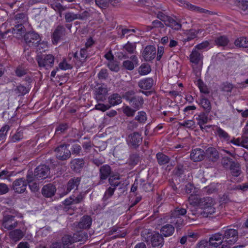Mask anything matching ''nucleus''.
Wrapping results in <instances>:
<instances>
[{"label": "nucleus", "mask_w": 248, "mask_h": 248, "mask_svg": "<svg viewBox=\"0 0 248 248\" xmlns=\"http://www.w3.org/2000/svg\"><path fill=\"white\" fill-rule=\"evenodd\" d=\"M9 126L5 125L3 126L0 130V140H3L7 134L8 130H9Z\"/></svg>", "instance_id": "47"}, {"label": "nucleus", "mask_w": 248, "mask_h": 248, "mask_svg": "<svg viewBox=\"0 0 248 248\" xmlns=\"http://www.w3.org/2000/svg\"><path fill=\"white\" fill-rule=\"evenodd\" d=\"M216 134L220 138H222L225 139H227L228 138V134L219 127H217L216 128Z\"/></svg>", "instance_id": "45"}, {"label": "nucleus", "mask_w": 248, "mask_h": 248, "mask_svg": "<svg viewBox=\"0 0 248 248\" xmlns=\"http://www.w3.org/2000/svg\"><path fill=\"white\" fill-rule=\"evenodd\" d=\"M48 47L47 42L46 41H42L37 43V49L40 52L45 51Z\"/></svg>", "instance_id": "38"}, {"label": "nucleus", "mask_w": 248, "mask_h": 248, "mask_svg": "<svg viewBox=\"0 0 248 248\" xmlns=\"http://www.w3.org/2000/svg\"><path fill=\"white\" fill-rule=\"evenodd\" d=\"M130 103L135 108L138 109L142 105L143 100L141 97L138 96L130 100Z\"/></svg>", "instance_id": "30"}, {"label": "nucleus", "mask_w": 248, "mask_h": 248, "mask_svg": "<svg viewBox=\"0 0 248 248\" xmlns=\"http://www.w3.org/2000/svg\"><path fill=\"white\" fill-rule=\"evenodd\" d=\"M231 142L237 146L242 145L241 141L239 139H233L231 141Z\"/></svg>", "instance_id": "64"}, {"label": "nucleus", "mask_w": 248, "mask_h": 248, "mask_svg": "<svg viewBox=\"0 0 248 248\" xmlns=\"http://www.w3.org/2000/svg\"><path fill=\"white\" fill-rule=\"evenodd\" d=\"M204 155L203 151L202 149H194L190 155V157L194 161H200L203 159Z\"/></svg>", "instance_id": "14"}, {"label": "nucleus", "mask_w": 248, "mask_h": 248, "mask_svg": "<svg viewBox=\"0 0 248 248\" xmlns=\"http://www.w3.org/2000/svg\"><path fill=\"white\" fill-rule=\"evenodd\" d=\"M114 191V188L109 187L106 191V192L105 193V195H104L105 197L107 199L108 197H110L111 196H112L113 195Z\"/></svg>", "instance_id": "58"}, {"label": "nucleus", "mask_w": 248, "mask_h": 248, "mask_svg": "<svg viewBox=\"0 0 248 248\" xmlns=\"http://www.w3.org/2000/svg\"><path fill=\"white\" fill-rule=\"evenodd\" d=\"M48 168L45 165H40L37 167L34 172V180H41L46 178L49 173Z\"/></svg>", "instance_id": "6"}, {"label": "nucleus", "mask_w": 248, "mask_h": 248, "mask_svg": "<svg viewBox=\"0 0 248 248\" xmlns=\"http://www.w3.org/2000/svg\"><path fill=\"white\" fill-rule=\"evenodd\" d=\"M237 231L235 229H227L223 235L224 242L222 248H231L237 240Z\"/></svg>", "instance_id": "4"}, {"label": "nucleus", "mask_w": 248, "mask_h": 248, "mask_svg": "<svg viewBox=\"0 0 248 248\" xmlns=\"http://www.w3.org/2000/svg\"><path fill=\"white\" fill-rule=\"evenodd\" d=\"M132 61L129 60L125 61L123 62L124 67L129 70H132L138 63V60L135 56L131 57Z\"/></svg>", "instance_id": "18"}, {"label": "nucleus", "mask_w": 248, "mask_h": 248, "mask_svg": "<svg viewBox=\"0 0 248 248\" xmlns=\"http://www.w3.org/2000/svg\"><path fill=\"white\" fill-rule=\"evenodd\" d=\"M162 234L165 237L171 235L174 232V228L171 225H165L160 229Z\"/></svg>", "instance_id": "19"}, {"label": "nucleus", "mask_w": 248, "mask_h": 248, "mask_svg": "<svg viewBox=\"0 0 248 248\" xmlns=\"http://www.w3.org/2000/svg\"><path fill=\"white\" fill-rule=\"evenodd\" d=\"M151 243L153 247L162 246L163 243V238L158 232H155L151 238Z\"/></svg>", "instance_id": "16"}, {"label": "nucleus", "mask_w": 248, "mask_h": 248, "mask_svg": "<svg viewBox=\"0 0 248 248\" xmlns=\"http://www.w3.org/2000/svg\"><path fill=\"white\" fill-rule=\"evenodd\" d=\"M25 33V29L22 25H18L14 29V33L17 38L22 37ZM24 39L26 43L37 44L40 39L39 35L34 32H29L24 35Z\"/></svg>", "instance_id": "2"}, {"label": "nucleus", "mask_w": 248, "mask_h": 248, "mask_svg": "<svg viewBox=\"0 0 248 248\" xmlns=\"http://www.w3.org/2000/svg\"><path fill=\"white\" fill-rule=\"evenodd\" d=\"M17 248H29V245L27 242H20Z\"/></svg>", "instance_id": "63"}, {"label": "nucleus", "mask_w": 248, "mask_h": 248, "mask_svg": "<svg viewBox=\"0 0 248 248\" xmlns=\"http://www.w3.org/2000/svg\"><path fill=\"white\" fill-rule=\"evenodd\" d=\"M124 49L127 52L131 53L133 52L136 48V46L134 44L127 43L124 46Z\"/></svg>", "instance_id": "44"}, {"label": "nucleus", "mask_w": 248, "mask_h": 248, "mask_svg": "<svg viewBox=\"0 0 248 248\" xmlns=\"http://www.w3.org/2000/svg\"><path fill=\"white\" fill-rule=\"evenodd\" d=\"M80 58H79L80 62H83L84 61L87 57L86 51L84 49H81L80 51Z\"/></svg>", "instance_id": "56"}, {"label": "nucleus", "mask_w": 248, "mask_h": 248, "mask_svg": "<svg viewBox=\"0 0 248 248\" xmlns=\"http://www.w3.org/2000/svg\"><path fill=\"white\" fill-rule=\"evenodd\" d=\"M136 119L139 122L144 123L147 120V116L145 112L143 111L139 112Z\"/></svg>", "instance_id": "41"}, {"label": "nucleus", "mask_w": 248, "mask_h": 248, "mask_svg": "<svg viewBox=\"0 0 248 248\" xmlns=\"http://www.w3.org/2000/svg\"><path fill=\"white\" fill-rule=\"evenodd\" d=\"M211 247L209 242L205 240H202L197 244L196 248H211Z\"/></svg>", "instance_id": "40"}, {"label": "nucleus", "mask_w": 248, "mask_h": 248, "mask_svg": "<svg viewBox=\"0 0 248 248\" xmlns=\"http://www.w3.org/2000/svg\"><path fill=\"white\" fill-rule=\"evenodd\" d=\"M107 75V71L105 69H102L98 74V77L100 78H104L106 77Z\"/></svg>", "instance_id": "62"}, {"label": "nucleus", "mask_w": 248, "mask_h": 248, "mask_svg": "<svg viewBox=\"0 0 248 248\" xmlns=\"http://www.w3.org/2000/svg\"><path fill=\"white\" fill-rule=\"evenodd\" d=\"M154 85V80L152 78H145L139 82V86L143 90H149Z\"/></svg>", "instance_id": "15"}, {"label": "nucleus", "mask_w": 248, "mask_h": 248, "mask_svg": "<svg viewBox=\"0 0 248 248\" xmlns=\"http://www.w3.org/2000/svg\"><path fill=\"white\" fill-rule=\"evenodd\" d=\"M111 1L113 5L118 3V0H95V2L100 7H103L107 5L108 2Z\"/></svg>", "instance_id": "32"}, {"label": "nucleus", "mask_w": 248, "mask_h": 248, "mask_svg": "<svg viewBox=\"0 0 248 248\" xmlns=\"http://www.w3.org/2000/svg\"><path fill=\"white\" fill-rule=\"evenodd\" d=\"M156 157L158 163L161 165L165 164L169 161L168 156L161 153H158L156 155Z\"/></svg>", "instance_id": "33"}, {"label": "nucleus", "mask_w": 248, "mask_h": 248, "mask_svg": "<svg viewBox=\"0 0 248 248\" xmlns=\"http://www.w3.org/2000/svg\"><path fill=\"white\" fill-rule=\"evenodd\" d=\"M188 202L190 205L193 206L196 210L203 209L201 212L204 216H208L215 212V208L213 207L212 200L207 198L204 200H199L196 195H191L188 198Z\"/></svg>", "instance_id": "1"}, {"label": "nucleus", "mask_w": 248, "mask_h": 248, "mask_svg": "<svg viewBox=\"0 0 248 248\" xmlns=\"http://www.w3.org/2000/svg\"><path fill=\"white\" fill-rule=\"evenodd\" d=\"M198 124L200 126L201 129L203 128L202 125L207 122L208 118L205 114H201L199 116Z\"/></svg>", "instance_id": "42"}, {"label": "nucleus", "mask_w": 248, "mask_h": 248, "mask_svg": "<svg viewBox=\"0 0 248 248\" xmlns=\"http://www.w3.org/2000/svg\"><path fill=\"white\" fill-rule=\"evenodd\" d=\"M84 162L82 159H75L71 162V167L76 171H78L82 168Z\"/></svg>", "instance_id": "21"}, {"label": "nucleus", "mask_w": 248, "mask_h": 248, "mask_svg": "<svg viewBox=\"0 0 248 248\" xmlns=\"http://www.w3.org/2000/svg\"><path fill=\"white\" fill-rule=\"evenodd\" d=\"M87 234L82 232H79L78 234H74L71 237L69 235H65L62 239V246H60L58 243L52 245L51 248H68V245L72 243L84 241L87 239Z\"/></svg>", "instance_id": "3"}, {"label": "nucleus", "mask_w": 248, "mask_h": 248, "mask_svg": "<svg viewBox=\"0 0 248 248\" xmlns=\"http://www.w3.org/2000/svg\"><path fill=\"white\" fill-rule=\"evenodd\" d=\"M235 3L239 8L243 10H246L248 7V2L246 0H239Z\"/></svg>", "instance_id": "39"}, {"label": "nucleus", "mask_w": 248, "mask_h": 248, "mask_svg": "<svg viewBox=\"0 0 248 248\" xmlns=\"http://www.w3.org/2000/svg\"><path fill=\"white\" fill-rule=\"evenodd\" d=\"M207 154H210V157H213L216 158L218 157V154L217 150L213 148H209L207 150Z\"/></svg>", "instance_id": "50"}, {"label": "nucleus", "mask_w": 248, "mask_h": 248, "mask_svg": "<svg viewBox=\"0 0 248 248\" xmlns=\"http://www.w3.org/2000/svg\"><path fill=\"white\" fill-rule=\"evenodd\" d=\"M100 171L101 180H105L110 173V167L108 165L103 166L101 168Z\"/></svg>", "instance_id": "25"}, {"label": "nucleus", "mask_w": 248, "mask_h": 248, "mask_svg": "<svg viewBox=\"0 0 248 248\" xmlns=\"http://www.w3.org/2000/svg\"><path fill=\"white\" fill-rule=\"evenodd\" d=\"M80 180L78 178H73L71 179L68 183L67 186V191L63 194L65 195L75 187L77 186L79 183Z\"/></svg>", "instance_id": "23"}, {"label": "nucleus", "mask_w": 248, "mask_h": 248, "mask_svg": "<svg viewBox=\"0 0 248 248\" xmlns=\"http://www.w3.org/2000/svg\"><path fill=\"white\" fill-rule=\"evenodd\" d=\"M121 102V97L117 94H114L109 98V103L112 106L119 104Z\"/></svg>", "instance_id": "28"}, {"label": "nucleus", "mask_w": 248, "mask_h": 248, "mask_svg": "<svg viewBox=\"0 0 248 248\" xmlns=\"http://www.w3.org/2000/svg\"><path fill=\"white\" fill-rule=\"evenodd\" d=\"M200 104L202 107L205 109L209 110L211 108L210 102L205 98H202L200 100Z\"/></svg>", "instance_id": "43"}, {"label": "nucleus", "mask_w": 248, "mask_h": 248, "mask_svg": "<svg viewBox=\"0 0 248 248\" xmlns=\"http://www.w3.org/2000/svg\"><path fill=\"white\" fill-rule=\"evenodd\" d=\"M198 84L199 89L201 92L203 93H208V90L207 88L204 85L203 83L201 80L198 81Z\"/></svg>", "instance_id": "53"}, {"label": "nucleus", "mask_w": 248, "mask_h": 248, "mask_svg": "<svg viewBox=\"0 0 248 248\" xmlns=\"http://www.w3.org/2000/svg\"><path fill=\"white\" fill-rule=\"evenodd\" d=\"M37 60L39 66L46 69L51 68L54 62V57L51 54L38 56Z\"/></svg>", "instance_id": "5"}, {"label": "nucleus", "mask_w": 248, "mask_h": 248, "mask_svg": "<svg viewBox=\"0 0 248 248\" xmlns=\"http://www.w3.org/2000/svg\"><path fill=\"white\" fill-rule=\"evenodd\" d=\"M13 171H8L7 170H3L0 172V179L4 180L14 175Z\"/></svg>", "instance_id": "37"}, {"label": "nucleus", "mask_w": 248, "mask_h": 248, "mask_svg": "<svg viewBox=\"0 0 248 248\" xmlns=\"http://www.w3.org/2000/svg\"><path fill=\"white\" fill-rule=\"evenodd\" d=\"M235 46L239 47H248V38L244 37H241L237 38L235 41Z\"/></svg>", "instance_id": "26"}, {"label": "nucleus", "mask_w": 248, "mask_h": 248, "mask_svg": "<svg viewBox=\"0 0 248 248\" xmlns=\"http://www.w3.org/2000/svg\"><path fill=\"white\" fill-rule=\"evenodd\" d=\"M231 172L232 175L234 176H238L240 174V171L238 167L235 168H231Z\"/></svg>", "instance_id": "59"}, {"label": "nucleus", "mask_w": 248, "mask_h": 248, "mask_svg": "<svg viewBox=\"0 0 248 248\" xmlns=\"http://www.w3.org/2000/svg\"><path fill=\"white\" fill-rule=\"evenodd\" d=\"M8 188L7 185L5 184H0V195L7 193Z\"/></svg>", "instance_id": "55"}, {"label": "nucleus", "mask_w": 248, "mask_h": 248, "mask_svg": "<svg viewBox=\"0 0 248 248\" xmlns=\"http://www.w3.org/2000/svg\"><path fill=\"white\" fill-rule=\"evenodd\" d=\"M24 236V233L19 230H16L12 231L10 233V237L15 241H19Z\"/></svg>", "instance_id": "22"}, {"label": "nucleus", "mask_w": 248, "mask_h": 248, "mask_svg": "<svg viewBox=\"0 0 248 248\" xmlns=\"http://www.w3.org/2000/svg\"><path fill=\"white\" fill-rule=\"evenodd\" d=\"M67 146L69 145H61L56 149V156L58 159L65 160L70 157L71 153L67 149Z\"/></svg>", "instance_id": "8"}, {"label": "nucleus", "mask_w": 248, "mask_h": 248, "mask_svg": "<svg viewBox=\"0 0 248 248\" xmlns=\"http://www.w3.org/2000/svg\"><path fill=\"white\" fill-rule=\"evenodd\" d=\"M27 184L22 179H18L15 181L13 184V188L16 192L23 193L26 188Z\"/></svg>", "instance_id": "13"}, {"label": "nucleus", "mask_w": 248, "mask_h": 248, "mask_svg": "<svg viewBox=\"0 0 248 248\" xmlns=\"http://www.w3.org/2000/svg\"><path fill=\"white\" fill-rule=\"evenodd\" d=\"M201 53L200 51L194 48L190 56V62L194 64H199L201 66L202 64V57Z\"/></svg>", "instance_id": "12"}, {"label": "nucleus", "mask_w": 248, "mask_h": 248, "mask_svg": "<svg viewBox=\"0 0 248 248\" xmlns=\"http://www.w3.org/2000/svg\"><path fill=\"white\" fill-rule=\"evenodd\" d=\"M186 213V210L184 208H176L175 209L170 217V222L174 224H182V220L180 216L184 215Z\"/></svg>", "instance_id": "9"}, {"label": "nucleus", "mask_w": 248, "mask_h": 248, "mask_svg": "<svg viewBox=\"0 0 248 248\" xmlns=\"http://www.w3.org/2000/svg\"><path fill=\"white\" fill-rule=\"evenodd\" d=\"M165 23L174 30H179L181 28V25L173 19H170L168 22H165Z\"/></svg>", "instance_id": "35"}, {"label": "nucleus", "mask_w": 248, "mask_h": 248, "mask_svg": "<svg viewBox=\"0 0 248 248\" xmlns=\"http://www.w3.org/2000/svg\"><path fill=\"white\" fill-rule=\"evenodd\" d=\"M124 112L127 116H130L134 115L135 110H133L128 107H125L124 108Z\"/></svg>", "instance_id": "54"}, {"label": "nucleus", "mask_w": 248, "mask_h": 248, "mask_svg": "<svg viewBox=\"0 0 248 248\" xmlns=\"http://www.w3.org/2000/svg\"><path fill=\"white\" fill-rule=\"evenodd\" d=\"M27 180L28 181L29 186L32 191H36L38 190V185L36 182H33L29 175L27 176Z\"/></svg>", "instance_id": "36"}, {"label": "nucleus", "mask_w": 248, "mask_h": 248, "mask_svg": "<svg viewBox=\"0 0 248 248\" xmlns=\"http://www.w3.org/2000/svg\"><path fill=\"white\" fill-rule=\"evenodd\" d=\"M151 67L147 64H142L139 68V72L141 75H146L151 71Z\"/></svg>", "instance_id": "29"}, {"label": "nucleus", "mask_w": 248, "mask_h": 248, "mask_svg": "<svg viewBox=\"0 0 248 248\" xmlns=\"http://www.w3.org/2000/svg\"><path fill=\"white\" fill-rule=\"evenodd\" d=\"M156 50L155 46H147L142 52V57L146 61L153 60L155 56Z\"/></svg>", "instance_id": "10"}, {"label": "nucleus", "mask_w": 248, "mask_h": 248, "mask_svg": "<svg viewBox=\"0 0 248 248\" xmlns=\"http://www.w3.org/2000/svg\"><path fill=\"white\" fill-rule=\"evenodd\" d=\"M110 108V106L108 105H105L102 104H98L95 106V109L97 110H101L102 111H105L108 109Z\"/></svg>", "instance_id": "52"}, {"label": "nucleus", "mask_w": 248, "mask_h": 248, "mask_svg": "<svg viewBox=\"0 0 248 248\" xmlns=\"http://www.w3.org/2000/svg\"><path fill=\"white\" fill-rule=\"evenodd\" d=\"M228 42V40L226 37L221 36L219 37L216 41V43L219 46H225Z\"/></svg>", "instance_id": "46"}, {"label": "nucleus", "mask_w": 248, "mask_h": 248, "mask_svg": "<svg viewBox=\"0 0 248 248\" xmlns=\"http://www.w3.org/2000/svg\"><path fill=\"white\" fill-rule=\"evenodd\" d=\"M212 46L213 45L211 43L208 41H205L197 45L195 48L201 53L202 51L207 50Z\"/></svg>", "instance_id": "24"}, {"label": "nucleus", "mask_w": 248, "mask_h": 248, "mask_svg": "<svg viewBox=\"0 0 248 248\" xmlns=\"http://www.w3.org/2000/svg\"><path fill=\"white\" fill-rule=\"evenodd\" d=\"M91 218L89 216H84L79 222L78 227L82 229H86L91 226Z\"/></svg>", "instance_id": "20"}, {"label": "nucleus", "mask_w": 248, "mask_h": 248, "mask_svg": "<svg viewBox=\"0 0 248 248\" xmlns=\"http://www.w3.org/2000/svg\"><path fill=\"white\" fill-rule=\"evenodd\" d=\"M182 125L188 128H191L193 126L194 122L192 120H188L187 121L184 122L183 124H182Z\"/></svg>", "instance_id": "61"}, {"label": "nucleus", "mask_w": 248, "mask_h": 248, "mask_svg": "<svg viewBox=\"0 0 248 248\" xmlns=\"http://www.w3.org/2000/svg\"><path fill=\"white\" fill-rule=\"evenodd\" d=\"M198 32L194 30H190L188 32V39H192L197 37Z\"/></svg>", "instance_id": "57"}, {"label": "nucleus", "mask_w": 248, "mask_h": 248, "mask_svg": "<svg viewBox=\"0 0 248 248\" xmlns=\"http://www.w3.org/2000/svg\"><path fill=\"white\" fill-rule=\"evenodd\" d=\"M108 66L111 71L117 72L119 70V65L114 62H109Z\"/></svg>", "instance_id": "51"}, {"label": "nucleus", "mask_w": 248, "mask_h": 248, "mask_svg": "<svg viewBox=\"0 0 248 248\" xmlns=\"http://www.w3.org/2000/svg\"><path fill=\"white\" fill-rule=\"evenodd\" d=\"M142 141L141 135L138 133H134L128 137L127 141L133 146L138 145Z\"/></svg>", "instance_id": "11"}, {"label": "nucleus", "mask_w": 248, "mask_h": 248, "mask_svg": "<svg viewBox=\"0 0 248 248\" xmlns=\"http://www.w3.org/2000/svg\"><path fill=\"white\" fill-rule=\"evenodd\" d=\"M62 28H58L54 32L52 36V42L54 44H57L61 36Z\"/></svg>", "instance_id": "31"}, {"label": "nucleus", "mask_w": 248, "mask_h": 248, "mask_svg": "<svg viewBox=\"0 0 248 248\" xmlns=\"http://www.w3.org/2000/svg\"><path fill=\"white\" fill-rule=\"evenodd\" d=\"M56 191V187L52 185L49 184L43 187L42 194L46 197H50L54 195Z\"/></svg>", "instance_id": "17"}, {"label": "nucleus", "mask_w": 248, "mask_h": 248, "mask_svg": "<svg viewBox=\"0 0 248 248\" xmlns=\"http://www.w3.org/2000/svg\"><path fill=\"white\" fill-rule=\"evenodd\" d=\"M78 16L72 13H67L65 15V19L67 21L70 22L73 20L78 18Z\"/></svg>", "instance_id": "49"}, {"label": "nucleus", "mask_w": 248, "mask_h": 248, "mask_svg": "<svg viewBox=\"0 0 248 248\" xmlns=\"http://www.w3.org/2000/svg\"><path fill=\"white\" fill-rule=\"evenodd\" d=\"M82 199V197L81 195H79L76 198H74V197H70L64 201V204L66 206L70 205L71 204H75L80 202Z\"/></svg>", "instance_id": "27"}, {"label": "nucleus", "mask_w": 248, "mask_h": 248, "mask_svg": "<svg viewBox=\"0 0 248 248\" xmlns=\"http://www.w3.org/2000/svg\"><path fill=\"white\" fill-rule=\"evenodd\" d=\"M164 48L163 46H158L157 51V60H159L164 53Z\"/></svg>", "instance_id": "60"}, {"label": "nucleus", "mask_w": 248, "mask_h": 248, "mask_svg": "<svg viewBox=\"0 0 248 248\" xmlns=\"http://www.w3.org/2000/svg\"><path fill=\"white\" fill-rule=\"evenodd\" d=\"M119 179L120 177L118 174L111 175L109 179L110 185L114 186H117L120 183Z\"/></svg>", "instance_id": "34"}, {"label": "nucleus", "mask_w": 248, "mask_h": 248, "mask_svg": "<svg viewBox=\"0 0 248 248\" xmlns=\"http://www.w3.org/2000/svg\"><path fill=\"white\" fill-rule=\"evenodd\" d=\"M59 66L60 69L64 70H66L72 68L71 64L68 63L65 60H63L62 62H60Z\"/></svg>", "instance_id": "48"}, {"label": "nucleus", "mask_w": 248, "mask_h": 248, "mask_svg": "<svg viewBox=\"0 0 248 248\" xmlns=\"http://www.w3.org/2000/svg\"><path fill=\"white\" fill-rule=\"evenodd\" d=\"M224 240L223 234L220 233H216L210 236L209 242L211 247L217 248L221 245V247L218 248H222Z\"/></svg>", "instance_id": "7"}]
</instances>
